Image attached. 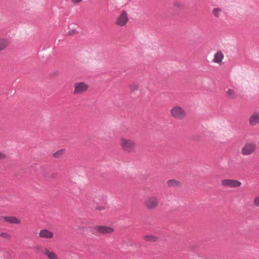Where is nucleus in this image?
Here are the masks:
<instances>
[{
    "label": "nucleus",
    "mask_w": 259,
    "mask_h": 259,
    "mask_svg": "<svg viewBox=\"0 0 259 259\" xmlns=\"http://www.w3.org/2000/svg\"><path fill=\"white\" fill-rule=\"evenodd\" d=\"M118 144L122 150L126 153L131 154L136 152L137 143L130 138L120 137L119 138Z\"/></svg>",
    "instance_id": "nucleus-1"
},
{
    "label": "nucleus",
    "mask_w": 259,
    "mask_h": 259,
    "mask_svg": "<svg viewBox=\"0 0 259 259\" xmlns=\"http://www.w3.org/2000/svg\"><path fill=\"white\" fill-rule=\"evenodd\" d=\"M159 201L158 198L156 195H151L147 197L143 202L144 207L149 210H154L157 208L159 205Z\"/></svg>",
    "instance_id": "nucleus-2"
},
{
    "label": "nucleus",
    "mask_w": 259,
    "mask_h": 259,
    "mask_svg": "<svg viewBox=\"0 0 259 259\" xmlns=\"http://www.w3.org/2000/svg\"><path fill=\"white\" fill-rule=\"evenodd\" d=\"M256 144L253 142H246L241 150L243 156H246L253 154L256 149Z\"/></svg>",
    "instance_id": "nucleus-3"
},
{
    "label": "nucleus",
    "mask_w": 259,
    "mask_h": 259,
    "mask_svg": "<svg viewBox=\"0 0 259 259\" xmlns=\"http://www.w3.org/2000/svg\"><path fill=\"white\" fill-rule=\"evenodd\" d=\"M91 231L93 234H110L114 232V228L108 226L97 225L92 227Z\"/></svg>",
    "instance_id": "nucleus-4"
},
{
    "label": "nucleus",
    "mask_w": 259,
    "mask_h": 259,
    "mask_svg": "<svg viewBox=\"0 0 259 259\" xmlns=\"http://www.w3.org/2000/svg\"><path fill=\"white\" fill-rule=\"evenodd\" d=\"M170 115L177 119H183L186 116V113L185 110L179 106L173 107L170 111Z\"/></svg>",
    "instance_id": "nucleus-5"
},
{
    "label": "nucleus",
    "mask_w": 259,
    "mask_h": 259,
    "mask_svg": "<svg viewBox=\"0 0 259 259\" xmlns=\"http://www.w3.org/2000/svg\"><path fill=\"white\" fill-rule=\"evenodd\" d=\"M89 88V86L88 84L84 82H76L73 85L74 90L73 94L74 95H81L86 92Z\"/></svg>",
    "instance_id": "nucleus-6"
},
{
    "label": "nucleus",
    "mask_w": 259,
    "mask_h": 259,
    "mask_svg": "<svg viewBox=\"0 0 259 259\" xmlns=\"http://www.w3.org/2000/svg\"><path fill=\"white\" fill-rule=\"evenodd\" d=\"M129 21V18L127 13L125 11H122L118 15L115 21L116 25L119 27H123L126 25Z\"/></svg>",
    "instance_id": "nucleus-7"
},
{
    "label": "nucleus",
    "mask_w": 259,
    "mask_h": 259,
    "mask_svg": "<svg viewBox=\"0 0 259 259\" xmlns=\"http://www.w3.org/2000/svg\"><path fill=\"white\" fill-rule=\"evenodd\" d=\"M241 185V182L236 179H226L221 181L222 186L226 188H239Z\"/></svg>",
    "instance_id": "nucleus-8"
},
{
    "label": "nucleus",
    "mask_w": 259,
    "mask_h": 259,
    "mask_svg": "<svg viewBox=\"0 0 259 259\" xmlns=\"http://www.w3.org/2000/svg\"><path fill=\"white\" fill-rule=\"evenodd\" d=\"M0 221L2 222L14 225H19L21 223L20 219L13 216H2L0 218Z\"/></svg>",
    "instance_id": "nucleus-9"
},
{
    "label": "nucleus",
    "mask_w": 259,
    "mask_h": 259,
    "mask_svg": "<svg viewBox=\"0 0 259 259\" xmlns=\"http://www.w3.org/2000/svg\"><path fill=\"white\" fill-rule=\"evenodd\" d=\"M249 124L251 126H255L259 124V111L252 113L248 118Z\"/></svg>",
    "instance_id": "nucleus-10"
},
{
    "label": "nucleus",
    "mask_w": 259,
    "mask_h": 259,
    "mask_svg": "<svg viewBox=\"0 0 259 259\" xmlns=\"http://www.w3.org/2000/svg\"><path fill=\"white\" fill-rule=\"evenodd\" d=\"M224 59V55L221 51L217 52L213 56L212 62L219 65L223 64V60Z\"/></svg>",
    "instance_id": "nucleus-11"
},
{
    "label": "nucleus",
    "mask_w": 259,
    "mask_h": 259,
    "mask_svg": "<svg viewBox=\"0 0 259 259\" xmlns=\"http://www.w3.org/2000/svg\"><path fill=\"white\" fill-rule=\"evenodd\" d=\"M38 236L41 238L50 239L53 238L54 233L46 229H43L40 230Z\"/></svg>",
    "instance_id": "nucleus-12"
},
{
    "label": "nucleus",
    "mask_w": 259,
    "mask_h": 259,
    "mask_svg": "<svg viewBox=\"0 0 259 259\" xmlns=\"http://www.w3.org/2000/svg\"><path fill=\"white\" fill-rule=\"evenodd\" d=\"M166 184L170 188H179L181 187V183L177 180L171 179L167 181Z\"/></svg>",
    "instance_id": "nucleus-13"
},
{
    "label": "nucleus",
    "mask_w": 259,
    "mask_h": 259,
    "mask_svg": "<svg viewBox=\"0 0 259 259\" xmlns=\"http://www.w3.org/2000/svg\"><path fill=\"white\" fill-rule=\"evenodd\" d=\"M42 252L49 259H59L57 255L54 252L51 251L48 249H45Z\"/></svg>",
    "instance_id": "nucleus-14"
},
{
    "label": "nucleus",
    "mask_w": 259,
    "mask_h": 259,
    "mask_svg": "<svg viewBox=\"0 0 259 259\" xmlns=\"http://www.w3.org/2000/svg\"><path fill=\"white\" fill-rule=\"evenodd\" d=\"M143 239L146 241L154 242L158 240V237L152 234H146L143 236Z\"/></svg>",
    "instance_id": "nucleus-15"
},
{
    "label": "nucleus",
    "mask_w": 259,
    "mask_h": 259,
    "mask_svg": "<svg viewBox=\"0 0 259 259\" xmlns=\"http://www.w3.org/2000/svg\"><path fill=\"white\" fill-rule=\"evenodd\" d=\"M226 95L228 99H234L237 97V94L235 91L231 89H228L226 92Z\"/></svg>",
    "instance_id": "nucleus-16"
},
{
    "label": "nucleus",
    "mask_w": 259,
    "mask_h": 259,
    "mask_svg": "<svg viewBox=\"0 0 259 259\" xmlns=\"http://www.w3.org/2000/svg\"><path fill=\"white\" fill-rule=\"evenodd\" d=\"M223 13V10L219 8H214L212 11V15L217 19L220 18L222 16Z\"/></svg>",
    "instance_id": "nucleus-17"
},
{
    "label": "nucleus",
    "mask_w": 259,
    "mask_h": 259,
    "mask_svg": "<svg viewBox=\"0 0 259 259\" xmlns=\"http://www.w3.org/2000/svg\"><path fill=\"white\" fill-rule=\"evenodd\" d=\"M9 40L5 38H0V51H3L8 46Z\"/></svg>",
    "instance_id": "nucleus-18"
},
{
    "label": "nucleus",
    "mask_w": 259,
    "mask_h": 259,
    "mask_svg": "<svg viewBox=\"0 0 259 259\" xmlns=\"http://www.w3.org/2000/svg\"><path fill=\"white\" fill-rule=\"evenodd\" d=\"M128 88L130 92L134 93L139 90L140 85L138 83L133 82L129 84Z\"/></svg>",
    "instance_id": "nucleus-19"
},
{
    "label": "nucleus",
    "mask_w": 259,
    "mask_h": 259,
    "mask_svg": "<svg viewBox=\"0 0 259 259\" xmlns=\"http://www.w3.org/2000/svg\"><path fill=\"white\" fill-rule=\"evenodd\" d=\"M64 152L65 150L63 149L58 150L53 154V157L55 158H59L64 154Z\"/></svg>",
    "instance_id": "nucleus-20"
},
{
    "label": "nucleus",
    "mask_w": 259,
    "mask_h": 259,
    "mask_svg": "<svg viewBox=\"0 0 259 259\" xmlns=\"http://www.w3.org/2000/svg\"><path fill=\"white\" fill-rule=\"evenodd\" d=\"M0 237L7 240H10L12 239V235L6 232L0 233Z\"/></svg>",
    "instance_id": "nucleus-21"
},
{
    "label": "nucleus",
    "mask_w": 259,
    "mask_h": 259,
    "mask_svg": "<svg viewBox=\"0 0 259 259\" xmlns=\"http://www.w3.org/2000/svg\"><path fill=\"white\" fill-rule=\"evenodd\" d=\"M77 33H78L76 29H74L69 30L67 32V34L68 35H75L76 34H77Z\"/></svg>",
    "instance_id": "nucleus-22"
},
{
    "label": "nucleus",
    "mask_w": 259,
    "mask_h": 259,
    "mask_svg": "<svg viewBox=\"0 0 259 259\" xmlns=\"http://www.w3.org/2000/svg\"><path fill=\"white\" fill-rule=\"evenodd\" d=\"M253 204L255 206L259 207V195L254 198L253 200Z\"/></svg>",
    "instance_id": "nucleus-23"
},
{
    "label": "nucleus",
    "mask_w": 259,
    "mask_h": 259,
    "mask_svg": "<svg viewBox=\"0 0 259 259\" xmlns=\"http://www.w3.org/2000/svg\"><path fill=\"white\" fill-rule=\"evenodd\" d=\"M174 6L176 7V8H182L183 7V6L182 5V4L180 2H175L174 3Z\"/></svg>",
    "instance_id": "nucleus-24"
},
{
    "label": "nucleus",
    "mask_w": 259,
    "mask_h": 259,
    "mask_svg": "<svg viewBox=\"0 0 259 259\" xmlns=\"http://www.w3.org/2000/svg\"><path fill=\"white\" fill-rule=\"evenodd\" d=\"M7 157L6 154L3 152L0 151V160H4Z\"/></svg>",
    "instance_id": "nucleus-25"
},
{
    "label": "nucleus",
    "mask_w": 259,
    "mask_h": 259,
    "mask_svg": "<svg viewBox=\"0 0 259 259\" xmlns=\"http://www.w3.org/2000/svg\"><path fill=\"white\" fill-rule=\"evenodd\" d=\"M83 0H71V2L74 4H77L82 2Z\"/></svg>",
    "instance_id": "nucleus-26"
},
{
    "label": "nucleus",
    "mask_w": 259,
    "mask_h": 259,
    "mask_svg": "<svg viewBox=\"0 0 259 259\" xmlns=\"http://www.w3.org/2000/svg\"><path fill=\"white\" fill-rule=\"evenodd\" d=\"M96 209L98 210L101 211L104 210L105 207L103 206H97Z\"/></svg>",
    "instance_id": "nucleus-27"
}]
</instances>
